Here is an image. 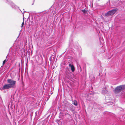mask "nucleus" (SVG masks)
I'll use <instances>...</instances> for the list:
<instances>
[{"label":"nucleus","instance_id":"nucleus-12","mask_svg":"<svg viewBox=\"0 0 125 125\" xmlns=\"http://www.w3.org/2000/svg\"><path fill=\"white\" fill-rule=\"evenodd\" d=\"M109 2V4H108V5H110V0H109L108 1Z\"/></svg>","mask_w":125,"mask_h":125},{"label":"nucleus","instance_id":"nucleus-13","mask_svg":"<svg viewBox=\"0 0 125 125\" xmlns=\"http://www.w3.org/2000/svg\"><path fill=\"white\" fill-rule=\"evenodd\" d=\"M26 12V11H24V12Z\"/></svg>","mask_w":125,"mask_h":125},{"label":"nucleus","instance_id":"nucleus-7","mask_svg":"<svg viewBox=\"0 0 125 125\" xmlns=\"http://www.w3.org/2000/svg\"><path fill=\"white\" fill-rule=\"evenodd\" d=\"M73 104L75 106H77L78 105V103L77 101L76 100H74L73 101Z\"/></svg>","mask_w":125,"mask_h":125},{"label":"nucleus","instance_id":"nucleus-5","mask_svg":"<svg viewBox=\"0 0 125 125\" xmlns=\"http://www.w3.org/2000/svg\"><path fill=\"white\" fill-rule=\"evenodd\" d=\"M7 1V3L8 4L10 5L13 8H14L15 7V4L13 3L10 0H6Z\"/></svg>","mask_w":125,"mask_h":125},{"label":"nucleus","instance_id":"nucleus-14","mask_svg":"<svg viewBox=\"0 0 125 125\" xmlns=\"http://www.w3.org/2000/svg\"><path fill=\"white\" fill-rule=\"evenodd\" d=\"M33 4H34V3H33V4H32V5H33Z\"/></svg>","mask_w":125,"mask_h":125},{"label":"nucleus","instance_id":"nucleus-2","mask_svg":"<svg viewBox=\"0 0 125 125\" xmlns=\"http://www.w3.org/2000/svg\"><path fill=\"white\" fill-rule=\"evenodd\" d=\"M117 10V9H114L112 10L109 11L106 13L105 14V15L107 16H109L112 15L116 12Z\"/></svg>","mask_w":125,"mask_h":125},{"label":"nucleus","instance_id":"nucleus-6","mask_svg":"<svg viewBox=\"0 0 125 125\" xmlns=\"http://www.w3.org/2000/svg\"><path fill=\"white\" fill-rule=\"evenodd\" d=\"M69 66L71 68V69L72 72H73L75 70V68L74 66L73 65H71L70 64H69Z\"/></svg>","mask_w":125,"mask_h":125},{"label":"nucleus","instance_id":"nucleus-3","mask_svg":"<svg viewBox=\"0 0 125 125\" xmlns=\"http://www.w3.org/2000/svg\"><path fill=\"white\" fill-rule=\"evenodd\" d=\"M8 83L10 85L12 88L15 85L16 81L11 79H8L7 80Z\"/></svg>","mask_w":125,"mask_h":125},{"label":"nucleus","instance_id":"nucleus-9","mask_svg":"<svg viewBox=\"0 0 125 125\" xmlns=\"http://www.w3.org/2000/svg\"><path fill=\"white\" fill-rule=\"evenodd\" d=\"M7 61V60H6V59L3 62V65H4L5 63Z\"/></svg>","mask_w":125,"mask_h":125},{"label":"nucleus","instance_id":"nucleus-15","mask_svg":"<svg viewBox=\"0 0 125 125\" xmlns=\"http://www.w3.org/2000/svg\"><path fill=\"white\" fill-rule=\"evenodd\" d=\"M23 16H24V14H23Z\"/></svg>","mask_w":125,"mask_h":125},{"label":"nucleus","instance_id":"nucleus-11","mask_svg":"<svg viewBox=\"0 0 125 125\" xmlns=\"http://www.w3.org/2000/svg\"><path fill=\"white\" fill-rule=\"evenodd\" d=\"M65 115H69V116H70V114L68 113H66L65 114Z\"/></svg>","mask_w":125,"mask_h":125},{"label":"nucleus","instance_id":"nucleus-1","mask_svg":"<svg viewBox=\"0 0 125 125\" xmlns=\"http://www.w3.org/2000/svg\"><path fill=\"white\" fill-rule=\"evenodd\" d=\"M125 88V85H123L117 87L114 90L115 93L117 94L123 90Z\"/></svg>","mask_w":125,"mask_h":125},{"label":"nucleus","instance_id":"nucleus-10","mask_svg":"<svg viewBox=\"0 0 125 125\" xmlns=\"http://www.w3.org/2000/svg\"><path fill=\"white\" fill-rule=\"evenodd\" d=\"M24 18L23 17V23H22L21 25V27H22L24 24Z\"/></svg>","mask_w":125,"mask_h":125},{"label":"nucleus","instance_id":"nucleus-8","mask_svg":"<svg viewBox=\"0 0 125 125\" xmlns=\"http://www.w3.org/2000/svg\"><path fill=\"white\" fill-rule=\"evenodd\" d=\"M82 12L84 13H85L86 12V10L85 9L83 10H82Z\"/></svg>","mask_w":125,"mask_h":125},{"label":"nucleus","instance_id":"nucleus-4","mask_svg":"<svg viewBox=\"0 0 125 125\" xmlns=\"http://www.w3.org/2000/svg\"><path fill=\"white\" fill-rule=\"evenodd\" d=\"M11 88L12 87L10 86V85L8 84L4 85L2 88V89L3 90Z\"/></svg>","mask_w":125,"mask_h":125}]
</instances>
